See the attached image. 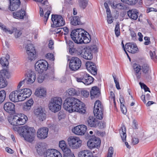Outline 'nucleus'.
I'll use <instances>...</instances> for the list:
<instances>
[{"instance_id": "38", "label": "nucleus", "mask_w": 157, "mask_h": 157, "mask_svg": "<svg viewBox=\"0 0 157 157\" xmlns=\"http://www.w3.org/2000/svg\"><path fill=\"white\" fill-rule=\"evenodd\" d=\"M25 48L27 52H34L35 51L34 47L33 45L32 44V43H30L28 44L25 47Z\"/></svg>"}, {"instance_id": "34", "label": "nucleus", "mask_w": 157, "mask_h": 157, "mask_svg": "<svg viewBox=\"0 0 157 157\" xmlns=\"http://www.w3.org/2000/svg\"><path fill=\"white\" fill-rule=\"evenodd\" d=\"M88 3V0H78V5L81 8L84 9L86 7Z\"/></svg>"}, {"instance_id": "46", "label": "nucleus", "mask_w": 157, "mask_h": 157, "mask_svg": "<svg viewBox=\"0 0 157 157\" xmlns=\"http://www.w3.org/2000/svg\"><path fill=\"white\" fill-rule=\"evenodd\" d=\"M133 69L135 73H139L140 70H141V67L140 65L134 63L133 65Z\"/></svg>"}, {"instance_id": "17", "label": "nucleus", "mask_w": 157, "mask_h": 157, "mask_svg": "<svg viewBox=\"0 0 157 157\" xmlns=\"http://www.w3.org/2000/svg\"><path fill=\"white\" fill-rule=\"evenodd\" d=\"M86 129L87 127L86 125L81 124L75 127L72 129V131L76 134L83 135L85 134Z\"/></svg>"}, {"instance_id": "63", "label": "nucleus", "mask_w": 157, "mask_h": 157, "mask_svg": "<svg viewBox=\"0 0 157 157\" xmlns=\"http://www.w3.org/2000/svg\"><path fill=\"white\" fill-rule=\"evenodd\" d=\"M98 126H99V128L101 129H102L105 127V123L104 121H101L100 122L99 121V123Z\"/></svg>"}, {"instance_id": "28", "label": "nucleus", "mask_w": 157, "mask_h": 157, "mask_svg": "<svg viewBox=\"0 0 157 157\" xmlns=\"http://www.w3.org/2000/svg\"><path fill=\"white\" fill-rule=\"evenodd\" d=\"M10 59V56L8 54H6V57H2L1 58L0 63L2 66L7 67L9 65V63L8 61Z\"/></svg>"}, {"instance_id": "23", "label": "nucleus", "mask_w": 157, "mask_h": 157, "mask_svg": "<svg viewBox=\"0 0 157 157\" xmlns=\"http://www.w3.org/2000/svg\"><path fill=\"white\" fill-rule=\"evenodd\" d=\"M20 94L21 95L22 101L25 100L27 98L29 97L31 95L32 92L29 89H23L19 90Z\"/></svg>"}, {"instance_id": "48", "label": "nucleus", "mask_w": 157, "mask_h": 157, "mask_svg": "<svg viewBox=\"0 0 157 157\" xmlns=\"http://www.w3.org/2000/svg\"><path fill=\"white\" fill-rule=\"evenodd\" d=\"M59 146L62 150L67 147L65 141L63 140L59 141Z\"/></svg>"}, {"instance_id": "47", "label": "nucleus", "mask_w": 157, "mask_h": 157, "mask_svg": "<svg viewBox=\"0 0 157 157\" xmlns=\"http://www.w3.org/2000/svg\"><path fill=\"white\" fill-rule=\"evenodd\" d=\"M64 18L60 15L53 14L52 15L51 20H63Z\"/></svg>"}, {"instance_id": "18", "label": "nucleus", "mask_w": 157, "mask_h": 157, "mask_svg": "<svg viewBox=\"0 0 157 157\" xmlns=\"http://www.w3.org/2000/svg\"><path fill=\"white\" fill-rule=\"evenodd\" d=\"M86 123L89 127L96 128L98 125L99 121L93 116H90L87 118Z\"/></svg>"}, {"instance_id": "12", "label": "nucleus", "mask_w": 157, "mask_h": 157, "mask_svg": "<svg viewBox=\"0 0 157 157\" xmlns=\"http://www.w3.org/2000/svg\"><path fill=\"white\" fill-rule=\"evenodd\" d=\"M141 70L143 73V77L147 80L149 81L151 79V70L149 65L147 64H143L141 66Z\"/></svg>"}, {"instance_id": "52", "label": "nucleus", "mask_w": 157, "mask_h": 157, "mask_svg": "<svg viewBox=\"0 0 157 157\" xmlns=\"http://www.w3.org/2000/svg\"><path fill=\"white\" fill-rule=\"evenodd\" d=\"M76 46L74 45L73 47H71L67 48L70 54L72 55L75 53V52L76 51Z\"/></svg>"}, {"instance_id": "11", "label": "nucleus", "mask_w": 157, "mask_h": 157, "mask_svg": "<svg viewBox=\"0 0 157 157\" xmlns=\"http://www.w3.org/2000/svg\"><path fill=\"white\" fill-rule=\"evenodd\" d=\"M35 70L38 73H41L44 71H46L48 67V62L44 60L37 61L35 64Z\"/></svg>"}, {"instance_id": "51", "label": "nucleus", "mask_w": 157, "mask_h": 157, "mask_svg": "<svg viewBox=\"0 0 157 157\" xmlns=\"http://www.w3.org/2000/svg\"><path fill=\"white\" fill-rule=\"evenodd\" d=\"M82 95L85 98H87L89 95V92L86 90H83L81 92Z\"/></svg>"}, {"instance_id": "49", "label": "nucleus", "mask_w": 157, "mask_h": 157, "mask_svg": "<svg viewBox=\"0 0 157 157\" xmlns=\"http://www.w3.org/2000/svg\"><path fill=\"white\" fill-rule=\"evenodd\" d=\"M88 151V150H86L80 151L78 153V157H85Z\"/></svg>"}, {"instance_id": "50", "label": "nucleus", "mask_w": 157, "mask_h": 157, "mask_svg": "<svg viewBox=\"0 0 157 157\" xmlns=\"http://www.w3.org/2000/svg\"><path fill=\"white\" fill-rule=\"evenodd\" d=\"M71 23L72 25L74 26L83 25V23L80 21V20H71Z\"/></svg>"}, {"instance_id": "2", "label": "nucleus", "mask_w": 157, "mask_h": 157, "mask_svg": "<svg viewBox=\"0 0 157 157\" xmlns=\"http://www.w3.org/2000/svg\"><path fill=\"white\" fill-rule=\"evenodd\" d=\"M70 36L74 42L77 44H87L91 40L89 33L82 29H77L72 31Z\"/></svg>"}, {"instance_id": "61", "label": "nucleus", "mask_w": 157, "mask_h": 157, "mask_svg": "<svg viewBox=\"0 0 157 157\" xmlns=\"http://www.w3.org/2000/svg\"><path fill=\"white\" fill-rule=\"evenodd\" d=\"M46 58L50 60L53 61L54 60V58L53 55L52 53H48L46 56Z\"/></svg>"}, {"instance_id": "59", "label": "nucleus", "mask_w": 157, "mask_h": 157, "mask_svg": "<svg viewBox=\"0 0 157 157\" xmlns=\"http://www.w3.org/2000/svg\"><path fill=\"white\" fill-rule=\"evenodd\" d=\"M38 82L41 83L44 80H45L44 76H43L42 75H40L37 78Z\"/></svg>"}, {"instance_id": "7", "label": "nucleus", "mask_w": 157, "mask_h": 157, "mask_svg": "<svg viewBox=\"0 0 157 157\" xmlns=\"http://www.w3.org/2000/svg\"><path fill=\"white\" fill-rule=\"evenodd\" d=\"M103 107L101 101L97 100L94 104V116L98 119L101 120L103 118Z\"/></svg>"}, {"instance_id": "41", "label": "nucleus", "mask_w": 157, "mask_h": 157, "mask_svg": "<svg viewBox=\"0 0 157 157\" xmlns=\"http://www.w3.org/2000/svg\"><path fill=\"white\" fill-rule=\"evenodd\" d=\"M11 31L13 32V33L15 32V36L16 37H19L22 34L21 31L17 30V28L15 27H13Z\"/></svg>"}, {"instance_id": "54", "label": "nucleus", "mask_w": 157, "mask_h": 157, "mask_svg": "<svg viewBox=\"0 0 157 157\" xmlns=\"http://www.w3.org/2000/svg\"><path fill=\"white\" fill-rule=\"evenodd\" d=\"M113 77L114 80V81L116 84V87L117 89H121V88L120 86L119 83L118 78H116V77L113 76Z\"/></svg>"}, {"instance_id": "30", "label": "nucleus", "mask_w": 157, "mask_h": 157, "mask_svg": "<svg viewBox=\"0 0 157 157\" xmlns=\"http://www.w3.org/2000/svg\"><path fill=\"white\" fill-rule=\"evenodd\" d=\"M63 153V157H70L74 156V154L72 153L71 151L68 147L62 150Z\"/></svg>"}, {"instance_id": "27", "label": "nucleus", "mask_w": 157, "mask_h": 157, "mask_svg": "<svg viewBox=\"0 0 157 157\" xmlns=\"http://www.w3.org/2000/svg\"><path fill=\"white\" fill-rule=\"evenodd\" d=\"M51 23L52 28H57L64 25L65 24V20H52Z\"/></svg>"}, {"instance_id": "10", "label": "nucleus", "mask_w": 157, "mask_h": 157, "mask_svg": "<svg viewBox=\"0 0 157 157\" xmlns=\"http://www.w3.org/2000/svg\"><path fill=\"white\" fill-rule=\"evenodd\" d=\"M81 61L78 57H72L70 60L69 67L71 70L76 71L78 70L81 66Z\"/></svg>"}, {"instance_id": "55", "label": "nucleus", "mask_w": 157, "mask_h": 157, "mask_svg": "<svg viewBox=\"0 0 157 157\" xmlns=\"http://www.w3.org/2000/svg\"><path fill=\"white\" fill-rule=\"evenodd\" d=\"M65 117V114L63 111H60L58 114V117L59 120L63 119Z\"/></svg>"}, {"instance_id": "37", "label": "nucleus", "mask_w": 157, "mask_h": 157, "mask_svg": "<svg viewBox=\"0 0 157 157\" xmlns=\"http://www.w3.org/2000/svg\"><path fill=\"white\" fill-rule=\"evenodd\" d=\"M85 48L82 46H76V51L75 53L77 54L78 55L82 56V53L83 52V49Z\"/></svg>"}, {"instance_id": "53", "label": "nucleus", "mask_w": 157, "mask_h": 157, "mask_svg": "<svg viewBox=\"0 0 157 157\" xmlns=\"http://www.w3.org/2000/svg\"><path fill=\"white\" fill-rule=\"evenodd\" d=\"M39 119L40 121H43L46 119V114L44 112L40 115H38Z\"/></svg>"}, {"instance_id": "42", "label": "nucleus", "mask_w": 157, "mask_h": 157, "mask_svg": "<svg viewBox=\"0 0 157 157\" xmlns=\"http://www.w3.org/2000/svg\"><path fill=\"white\" fill-rule=\"evenodd\" d=\"M6 92L4 90L0 91V104L5 100L6 97Z\"/></svg>"}, {"instance_id": "22", "label": "nucleus", "mask_w": 157, "mask_h": 157, "mask_svg": "<svg viewBox=\"0 0 157 157\" xmlns=\"http://www.w3.org/2000/svg\"><path fill=\"white\" fill-rule=\"evenodd\" d=\"M86 66L87 69L93 75H95L97 74V70L96 65L94 63L88 61L86 62Z\"/></svg>"}, {"instance_id": "62", "label": "nucleus", "mask_w": 157, "mask_h": 157, "mask_svg": "<svg viewBox=\"0 0 157 157\" xmlns=\"http://www.w3.org/2000/svg\"><path fill=\"white\" fill-rule=\"evenodd\" d=\"M31 107L28 105L26 103L24 104L23 107V109L24 111H29L31 109Z\"/></svg>"}, {"instance_id": "56", "label": "nucleus", "mask_w": 157, "mask_h": 157, "mask_svg": "<svg viewBox=\"0 0 157 157\" xmlns=\"http://www.w3.org/2000/svg\"><path fill=\"white\" fill-rule=\"evenodd\" d=\"M113 152V147H110L109 149V152L107 157H112V155Z\"/></svg>"}, {"instance_id": "40", "label": "nucleus", "mask_w": 157, "mask_h": 157, "mask_svg": "<svg viewBox=\"0 0 157 157\" xmlns=\"http://www.w3.org/2000/svg\"><path fill=\"white\" fill-rule=\"evenodd\" d=\"M53 149H48L46 150L43 153L44 157H52V156Z\"/></svg>"}, {"instance_id": "43", "label": "nucleus", "mask_w": 157, "mask_h": 157, "mask_svg": "<svg viewBox=\"0 0 157 157\" xmlns=\"http://www.w3.org/2000/svg\"><path fill=\"white\" fill-rule=\"evenodd\" d=\"M44 111L43 110L41 106H40L37 108L35 109L34 112L35 115L38 116L39 115L41 114Z\"/></svg>"}, {"instance_id": "13", "label": "nucleus", "mask_w": 157, "mask_h": 157, "mask_svg": "<svg viewBox=\"0 0 157 157\" xmlns=\"http://www.w3.org/2000/svg\"><path fill=\"white\" fill-rule=\"evenodd\" d=\"M4 75L6 78H9L10 77V74L7 70H4L2 71L0 75V88H3L6 86L7 85V81L4 79L3 76Z\"/></svg>"}, {"instance_id": "26", "label": "nucleus", "mask_w": 157, "mask_h": 157, "mask_svg": "<svg viewBox=\"0 0 157 157\" xmlns=\"http://www.w3.org/2000/svg\"><path fill=\"white\" fill-rule=\"evenodd\" d=\"M13 14L14 18L17 19H22L24 17L25 18L26 16L25 15V12L24 10H21L16 12H13Z\"/></svg>"}, {"instance_id": "29", "label": "nucleus", "mask_w": 157, "mask_h": 157, "mask_svg": "<svg viewBox=\"0 0 157 157\" xmlns=\"http://www.w3.org/2000/svg\"><path fill=\"white\" fill-rule=\"evenodd\" d=\"M120 133L122 141L124 142L126 140V128L125 126H122L120 130Z\"/></svg>"}, {"instance_id": "9", "label": "nucleus", "mask_w": 157, "mask_h": 157, "mask_svg": "<svg viewBox=\"0 0 157 157\" xmlns=\"http://www.w3.org/2000/svg\"><path fill=\"white\" fill-rule=\"evenodd\" d=\"M97 51V48L96 46L88 47L83 49V52L81 56L86 59L91 60L93 58V52H96Z\"/></svg>"}, {"instance_id": "24", "label": "nucleus", "mask_w": 157, "mask_h": 157, "mask_svg": "<svg viewBox=\"0 0 157 157\" xmlns=\"http://www.w3.org/2000/svg\"><path fill=\"white\" fill-rule=\"evenodd\" d=\"M99 88L97 86L92 87L90 91V97L91 99L98 98L100 95Z\"/></svg>"}, {"instance_id": "16", "label": "nucleus", "mask_w": 157, "mask_h": 157, "mask_svg": "<svg viewBox=\"0 0 157 157\" xmlns=\"http://www.w3.org/2000/svg\"><path fill=\"white\" fill-rule=\"evenodd\" d=\"M26 77L25 79V81L28 84H31L33 83L36 78L35 73L31 70H29L26 73Z\"/></svg>"}, {"instance_id": "57", "label": "nucleus", "mask_w": 157, "mask_h": 157, "mask_svg": "<svg viewBox=\"0 0 157 157\" xmlns=\"http://www.w3.org/2000/svg\"><path fill=\"white\" fill-rule=\"evenodd\" d=\"M144 39L146 41L144 43V45H148L151 43L149 37L145 36L144 37Z\"/></svg>"}, {"instance_id": "20", "label": "nucleus", "mask_w": 157, "mask_h": 157, "mask_svg": "<svg viewBox=\"0 0 157 157\" xmlns=\"http://www.w3.org/2000/svg\"><path fill=\"white\" fill-rule=\"evenodd\" d=\"M125 48L129 53L134 54L138 50V48L136 44L134 43L129 42L127 43L125 45Z\"/></svg>"}, {"instance_id": "5", "label": "nucleus", "mask_w": 157, "mask_h": 157, "mask_svg": "<svg viewBox=\"0 0 157 157\" xmlns=\"http://www.w3.org/2000/svg\"><path fill=\"white\" fill-rule=\"evenodd\" d=\"M28 120L27 117L21 114L20 117L17 116H10L8 117V121L10 124L13 126L21 125L24 124Z\"/></svg>"}, {"instance_id": "25", "label": "nucleus", "mask_w": 157, "mask_h": 157, "mask_svg": "<svg viewBox=\"0 0 157 157\" xmlns=\"http://www.w3.org/2000/svg\"><path fill=\"white\" fill-rule=\"evenodd\" d=\"M128 15L130 18L133 20H137L139 13L136 9L129 10L128 11Z\"/></svg>"}, {"instance_id": "45", "label": "nucleus", "mask_w": 157, "mask_h": 157, "mask_svg": "<svg viewBox=\"0 0 157 157\" xmlns=\"http://www.w3.org/2000/svg\"><path fill=\"white\" fill-rule=\"evenodd\" d=\"M0 27L2 30L6 33L8 32L10 34L13 33V32L11 31L10 30L6 27V26H4L0 22Z\"/></svg>"}, {"instance_id": "44", "label": "nucleus", "mask_w": 157, "mask_h": 157, "mask_svg": "<svg viewBox=\"0 0 157 157\" xmlns=\"http://www.w3.org/2000/svg\"><path fill=\"white\" fill-rule=\"evenodd\" d=\"M52 156V157H62L60 152L56 150L53 149Z\"/></svg>"}, {"instance_id": "31", "label": "nucleus", "mask_w": 157, "mask_h": 157, "mask_svg": "<svg viewBox=\"0 0 157 157\" xmlns=\"http://www.w3.org/2000/svg\"><path fill=\"white\" fill-rule=\"evenodd\" d=\"M46 90L44 88H41L39 90H36L35 94L37 96L40 97L41 96H44L46 94Z\"/></svg>"}, {"instance_id": "3", "label": "nucleus", "mask_w": 157, "mask_h": 157, "mask_svg": "<svg viewBox=\"0 0 157 157\" xmlns=\"http://www.w3.org/2000/svg\"><path fill=\"white\" fill-rule=\"evenodd\" d=\"M17 131L25 140L31 142L34 140L36 132L33 128L25 125L19 127Z\"/></svg>"}, {"instance_id": "32", "label": "nucleus", "mask_w": 157, "mask_h": 157, "mask_svg": "<svg viewBox=\"0 0 157 157\" xmlns=\"http://www.w3.org/2000/svg\"><path fill=\"white\" fill-rule=\"evenodd\" d=\"M28 59L31 61L35 60L36 57V51L27 52Z\"/></svg>"}, {"instance_id": "6", "label": "nucleus", "mask_w": 157, "mask_h": 157, "mask_svg": "<svg viewBox=\"0 0 157 157\" xmlns=\"http://www.w3.org/2000/svg\"><path fill=\"white\" fill-rule=\"evenodd\" d=\"M76 81L78 82H82L86 85L92 83L94 78L90 76L86 72L80 73L78 76L76 78Z\"/></svg>"}, {"instance_id": "21", "label": "nucleus", "mask_w": 157, "mask_h": 157, "mask_svg": "<svg viewBox=\"0 0 157 157\" xmlns=\"http://www.w3.org/2000/svg\"><path fill=\"white\" fill-rule=\"evenodd\" d=\"M48 129L47 128L43 127L38 129L37 134L38 137L40 139H44L48 136Z\"/></svg>"}, {"instance_id": "33", "label": "nucleus", "mask_w": 157, "mask_h": 157, "mask_svg": "<svg viewBox=\"0 0 157 157\" xmlns=\"http://www.w3.org/2000/svg\"><path fill=\"white\" fill-rule=\"evenodd\" d=\"M67 93L69 95L71 96L78 95L80 93L79 91L72 88L68 89Z\"/></svg>"}, {"instance_id": "4", "label": "nucleus", "mask_w": 157, "mask_h": 157, "mask_svg": "<svg viewBox=\"0 0 157 157\" xmlns=\"http://www.w3.org/2000/svg\"><path fill=\"white\" fill-rule=\"evenodd\" d=\"M62 103V100L61 98L54 97L51 99L48 107L51 111L56 113L60 110Z\"/></svg>"}, {"instance_id": "58", "label": "nucleus", "mask_w": 157, "mask_h": 157, "mask_svg": "<svg viewBox=\"0 0 157 157\" xmlns=\"http://www.w3.org/2000/svg\"><path fill=\"white\" fill-rule=\"evenodd\" d=\"M66 44L67 45V49L75 45H74V43L71 40H69V41H68V42H67Z\"/></svg>"}, {"instance_id": "35", "label": "nucleus", "mask_w": 157, "mask_h": 157, "mask_svg": "<svg viewBox=\"0 0 157 157\" xmlns=\"http://www.w3.org/2000/svg\"><path fill=\"white\" fill-rule=\"evenodd\" d=\"M10 5L9 6V10L12 11L17 10L19 7L20 3H10Z\"/></svg>"}, {"instance_id": "15", "label": "nucleus", "mask_w": 157, "mask_h": 157, "mask_svg": "<svg viewBox=\"0 0 157 157\" xmlns=\"http://www.w3.org/2000/svg\"><path fill=\"white\" fill-rule=\"evenodd\" d=\"M101 140L99 138L92 137L87 142V146L90 148H97L100 146Z\"/></svg>"}, {"instance_id": "64", "label": "nucleus", "mask_w": 157, "mask_h": 157, "mask_svg": "<svg viewBox=\"0 0 157 157\" xmlns=\"http://www.w3.org/2000/svg\"><path fill=\"white\" fill-rule=\"evenodd\" d=\"M121 108L122 113L125 114L127 112V108L124 104L121 105Z\"/></svg>"}, {"instance_id": "39", "label": "nucleus", "mask_w": 157, "mask_h": 157, "mask_svg": "<svg viewBox=\"0 0 157 157\" xmlns=\"http://www.w3.org/2000/svg\"><path fill=\"white\" fill-rule=\"evenodd\" d=\"M121 1L129 5H133L136 4L138 2V0H121Z\"/></svg>"}, {"instance_id": "36", "label": "nucleus", "mask_w": 157, "mask_h": 157, "mask_svg": "<svg viewBox=\"0 0 157 157\" xmlns=\"http://www.w3.org/2000/svg\"><path fill=\"white\" fill-rule=\"evenodd\" d=\"M45 80H53L54 78V72L53 70L51 72L47 73L44 75Z\"/></svg>"}, {"instance_id": "19", "label": "nucleus", "mask_w": 157, "mask_h": 157, "mask_svg": "<svg viewBox=\"0 0 157 157\" xmlns=\"http://www.w3.org/2000/svg\"><path fill=\"white\" fill-rule=\"evenodd\" d=\"M14 105L11 102H7L4 105V109L6 112L10 114H13L15 113Z\"/></svg>"}, {"instance_id": "14", "label": "nucleus", "mask_w": 157, "mask_h": 157, "mask_svg": "<svg viewBox=\"0 0 157 157\" xmlns=\"http://www.w3.org/2000/svg\"><path fill=\"white\" fill-rule=\"evenodd\" d=\"M20 94L19 90H17L11 93L9 95L10 100L14 102L22 101V98Z\"/></svg>"}, {"instance_id": "60", "label": "nucleus", "mask_w": 157, "mask_h": 157, "mask_svg": "<svg viewBox=\"0 0 157 157\" xmlns=\"http://www.w3.org/2000/svg\"><path fill=\"white\" fill-rule=\"evenodd\" d=\"M139 84L142 87H143L145 91H148L150 92L149 88L145 84L141 82H140Z\"/></svg>"}, {"instance_id": "8", "label": "nucleus", "mask_w": 157, "mask_h": 157, "mask_svg": "<svg viewBox=\"0 0 157 157\" xmlns=\"http://www.w3.org/2000/svg\"><path fill=\"white\" fill-rule=\"evenodd\" d=\"M67 141L69 146L73 149H77L82 145V140L77 137L70 136L68 138Z\"/></svg>"}, {"instance_id": "1", "label": "nucleus", "mask_w": 157, "mask_h": 157, "mask_svg": "<svg viewBox=\"0 0 157 157\" xmlns=\"http://www.w3.org/2000/svg\"><path fill=\"white\" fill-rule=\"evenodd\" d=\"M65 110L70 113L77 112L81 113H85V104L78 99L74 98H67L63 104Z\"/></svg>"}]
</instances>
